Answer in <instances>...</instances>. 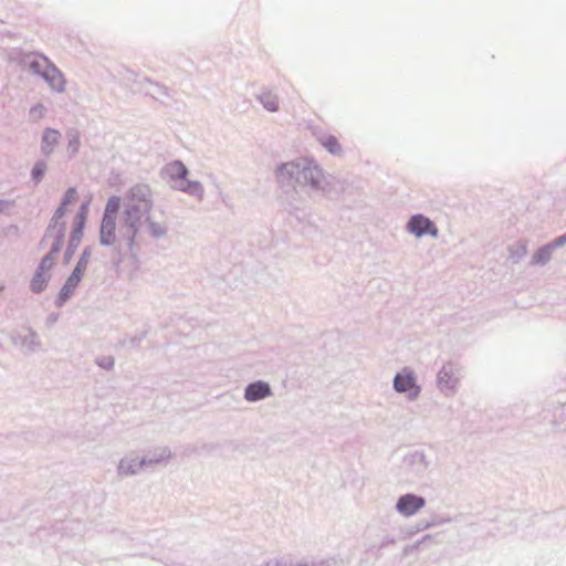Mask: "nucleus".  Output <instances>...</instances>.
Masks as SVG:
<instances>
[{
  "label": "nucleus",
  "mask_w": 566,
  "mask_h": 566,
  "mask_svg": "<svg viewBox=\"0 0 566 566\" xmlns=\"http://www.w3.org/2000/svg\"><path fill=\"white\" fill-rule=\"evenodd\" d=\"M81 234H82V229H81V227H80V228L75 231V233H74V238H75L76 240H80Z\"/></svg>",
  "instance_id": "393cba45"
},
{
  "label": "nucleus",
  "mask_w": 566,
  "mask_h": 566,
  "mask_svg": "<svg viewBox=\"0 0 566 566\" xmlns=\"http://www.w3.org/2000/svg\"><path fill=\"white\" fill-rule=\"evenodd\" d=\"M74 192H75V190H74V189H70V190H69V193H74Z\"/></svg>",
  "instance_id": "cd10ccee"
},
{
  "label": "nucleus",
  "mask_w": 566,
  "mask_h": 566,
  "mask_svg": "<svg viewBox=\"0 0 566 566\" xmlns=\"http://www.w3.org/2000/svg\"><path fill=\"white\" fill-rule=\"evenodd\" d=\"M424 505V500L413 494L401 496L397 503V510L405 516L413 515Z\"/></svg>",
  "instance_id": "6e6552de"
},
{
  "label": "nucleus",
  "mask_w": 566,
  "mask_h": 566,
  "mask_svg": "<svg viewBox=\"0 0 566 566\" xmlns=\"http://www.w3.org/2000/svg\"><path fill=\"white\" fill-rule=\"evenodd\" d=\"M67 142H80V133L76 129L67 132Z\"/></svg>",
  "instance_id": "5701e85b"
},
{
  "label": "nucleus",
  "mask_w": 566,
  "mask_h": 566,
  "mask_svg": "<svg viewBox=\"0 0 566 566\" xmlns=\"http://www.w3.org/2000/svg\"><path fill=\"white\" fill-rule=\"evenodd\" d=\"M45 112H46V108L43 104H40V103L35 104L29 111V119L32 122H36L43 117Z\"/></svg>",
  "instance_id": "f3484780"
},
{
  "label": "nucleus",
  "mask_w": 566,
  "mask_h": 566,
  "mask_svg": "<svg viewBox=\"0 0 566 566\" xmlns=\"http://www.w3.org/2000/svg\"><path fill=\"white\" fill-rule=\"evenodd\" d=\"M562 410H564L566 412V402L562 405Z\"/></svg>",
  "instance_id": "a878e982"
},
{
  "label": "nucleus",
  "mask_w": 566,
  "mask_h": 566,
  "mask_svg": "<svg viewBox=\"0 0 566 566\" xmlns=\"http://www.w3.org/2000/svg\"><path fill=\"white\" fill-rule=\"evenodd\" d=\"M258 99L269 112H276L279 109V97L271 91L261 92L258 95Z\"/></svg>",
  "instance_id": "ddd939ff"
},
{
  "label": "nucleus",
  "mask_w": 566,
  "mask_h": 566,
  "mask_svg": "<svg viewBox=\"0 0 566 566\" xmlns=\"http://www.w3.org/2000/svg\"><path fill=\"white\" fill-rule=\"evenodd\" d=\"M394 387L398 392L408 394L411 398L417 397L419 394V387L416 385L415 377L411 373L403 371L398 374L395 377Z\"/></svg>",
  "instance_id": "0eeeda50"
},
{
  "label": "nucleus",
  "mask_w": 566,
  "mask_h": 566,
  "mask_svg": "<svg viewBox=\"0 0 566 566\" xmlns=\"http://www.w3.org/2000/svg\"><path fill=\"white\" fill-rule=\"evenodd\" d=\"M116 221L115 218L103 217L101 226V241L109 245L115 241Z\"/></svg>",
  "instance_id": "9b49d317"
},
{
  "label": "nucleus",
  "mask_w": 566,
  "mask_h": 566,
  "mask_svg": "<svg viewBox=\"0 0 566 566\" xmlns=\"http://www.w3.org/2000/svg\"><path fill=\"white\" fill-rule=\"evenodd\" d=\"M49 280H50V273H45L43 271L36 270L35 274L31 281L30 287L34 293H40L45 289Z\"/></svg>",
  "instance_id": "4468645a"
},
{
  "label": "nucleus",
  "mask_w": 566,
  "mask_h": 566,
  "mask_svg": "<svg viewBox=\"0 0 566 566\" xmlns=\"http://www.w3.org/2000/svg\"><path fill=\"white\" fill-rule=\"evenodd\" d=\"M59 138H60V133L57 130L48 128L44 132L41 142H57Z\"/></svg>",
  "instance_id": "aec40b11"
},
{
  "label": "nucleus",
  "mask_w": 566,
  "mask_h": 566,
  "mask_svg": "<svg viewBox=\"0 0 566 566\" xmlns=\"http://www.w3.org/2000/svg\"><path fill=\"white\" fill-rule=\"evenodd\" d=\"M457 369L452 365L443 366L439 373V384L442 388L451 389L458 381Z\"/></svg>",
  "instance_id": "f8f14e48"
},
{
  "label": "nucleus",
  "mask_w": 566,
  "mask_h": 566,
  "mask_svg": "<svg viewBox=\"0 0 566 566\" xmlns=\"http://www.w3.org/2000/svg\"><path fill=\"white\" fill-rule=\"evenodd\" d=\"M151 191L146 185L133 187L126 195L124 222L134 231H138L146 224L149 233L159 237L165 233L163 214L151 213Z\"/></svg>",
  "instance_id": "f257e3e1"
},
{
  "label": "nucleus",
  "mask_w": 566,
  "mask_h": 566,
  "mask_svg": "<svg viewBox=\"0 0 566 566\" xmlns=\"http://www.w3.org/2000/svg\"><path fill=\"white\" fill-rule=\"evenodd\" d=\"M4 203L2 201H0V210H2Z\"/></svg>",
  "instance_id": "bb28decb"
},
{
  "label": "nucleus",
  "mask_w": 566,
  "mask_h": 566,
  "mask_svg": "<svg viewBox=\"0 0 566 566\" xmlns=\"http://www.w3.org/2000/svg\"><path fill=\"white\" fill-rule=\"evenodd\" d=\"M317 142H329V143H333V142H338V140H337V137L334 136V135H326V136L317 137Z\"/></svg>",
  "instance_id": "b1692460"
},
{
  "label": "nucleus",
  "mask_w": 566,
  "mask_h": 566,
  "mask_svg": "<svg viewBox=\"0 0 566 566\" xmlns=\"http://www.w3.org/2000/svg\"><path fill=\"white\" fill-rule=\"evenodd\" d=\"M553 251V245H551L549 243L543 245L536 251L535 254H533V263L542 265L546 264L552 259Z\"/></svg>",
  "instance_id": "2eb2a0df"
},
{
  "label": "nucleus",
  "mask_w": 566,
  "mask_h": 566,
  "mask_svg": "<svg viewBox=\"0 0 566 566\" xmlns=\"http://www.w3.org/2000/svg\"><path fill=\"white\" fill-rule=\"evenodd\" d=\"M167 172L171 179L176 181V187L182 191L192 193V195H201L202 187L197 181H188L186 180L187 168L180 161L171 163L167 166Z\"/></svg>",
  "instance_id": "7ed1b4c3"
},
{
  "label": "nucleus",
  "mask_w": 566,
  "mask_h": 566,
  "mask_svg": "<svg viewBox=\"0 0 566 566\" xmlns=\"http://www.w3.org/2000/svg\"><path fill=\"white\" fill-rule=\"evenodd\" d=\"M84 271H85V263L80 261L60 291V294H59L60 304H63L73 294L74 290L76 289V286L78 285V283L82 280Z\"/></svg>",
  "instance_id": "39448f33"
},
{
  "label": "nucleus",
  "mask_w": 566,
  "mask_h": 566,
  "mask_svg": "<svg viewBox=\"0 0 566 566\" xmlns=\"http://www.w3.org/2000/svg\"><path fill=\"white\" fill-rule=\"evenodd\" d=\"M20 64L33 74L42 76L51 61L43 54L36 52H19Z\"/></svg>",
  "instance_id": "20e7f679"
},
{
  "label": "nucleus",
  "mask_w": 566,
  "mask_h": 566,
  "mask_svg": "<svg viewBox=\"0 0 566 566\" xmlns=\"http://www.w3.org/2000/svg\"><path fill=\"white\" fill-rule=\"evenodd\" d=\"M408 229L411 233L416 234L417 237H421L424 234L436 237L438 234V230L434 227V224L428 218L421 214L413 216L410 219L408 223Z\"/></svg>",
  "instance_id": "423d86ee"
},
{
  "label": "nucleus",
  "mask_w": 566,
  "mask_h": 566,
  "mask_svg": "<svg viewBox=\"0 0 566 566\" xmlns=\"http://www.w3.org/2000/svg\"><path fill=\"white\" fill-rule=\"evenodd\" d=\"M53 263H54V260H53L52 253H50L42 259L41 264L38 270L49 273L51 268L53 266Z\"/></svg>",
  "instance_id": "6ab92c4d"
},
{
  "label": "nucleus",
  "mask_w": 566,
  "mask_h": 566,
  "mask_svg": "<svg viewBox=\"0 0 566 566\" xmlns=\"http://www.w3.org/2000/svg\"><path fill=\"white\" fill-rule=\"evenodd\" d=\"M321 177V169L306 160H303L302 163L284 164L277 172V179L280 182H287L290 179H295V182L298 185L316 186L319 182Z\"/></svg>",
  "instance_id": "f03ea898"
},
{
  "label": "nucleus",
  "mask_w": 566,
  "mask_h": 566,
  "mask_svg": "<svg viewBox=\"0 0 566 566\" xmlns=\"http://www.w3.org/2000/svg\"><path fill=\"white\" fill-rule=\"evenodd\" d=\"M50 87L57 92L62 93L65 90V81L61 71L51 62L46 67V71L41 76Z\"/></svg>",
  "instance_id": "1a4fd4ad"
},
{
  "label": "nucleus",
  "mask_w": 566,
  "mask_h": 566,
  "mask_svg": "<svg viewBox=\"0 0 566 566\" xmlns=\"http://www.w3.org/2000/svg\"><path fill=\"white\" fill-rule=\"evenodd\" d=\"M553 245V249L555 250L558 247H563L566 244V233L563 235L557 237L553 242L549 243Z\"/></svg>",
  "instance_id": "4be33fe9"
},
{
  "label": "nucleus",
  "mask_w": 566,
  "mask_h": 566,
  "mask_svg": "<svg viewBox=\"0 0 566 566\" xmlns=\"http://www.w3.org/2000/svg\"><path fill=\"white\" fill-rule=\"evenodd\" d=\"M45 169H46V166H45V164H43V163H38V164L33 167V169H32V177H33V179H34L36 182H39V181L42 179V177H43V175H44V172H45Z\"/></svg>",
  "instance_id": "a211bd4d"
},
{
  "label": "nucleus",
  "mask_w": 566,
  "mask_h": 566,
  "mask_svg": "<svg viewBox=\"0 0 566 566\" xmlns=\"http://www.w3.org/2000/svg\"><path fill=\"white\" fill-rule=\"evenodd\" d=\"M153 95L168 96L167 88L159 84H154V91L150 92Z\"/></svg>",
  "instance_id": "412c9836"
},
{
  "label": "nucleus",
  "mask_w": 566,
  "mask_h": 566,
  "mask_svg": "<svg viewBox=\"0 0 566 566\" xmlns=\"http://www.w3.org/2000/svg\"><path fill=\"white\" fill-rule=\"evenodd\" d=\"M119 207H120V198L117 196L111 197L107 201L104 217L115 218L117 211L119 210Z\"/></svg>",
  "instance_id": "dca6fc26"
},
{
  "label": "nucleus",
  "mask_w": 566,
  "mask_h": 566,
  "mask_svg": "<svg viewBox=\"0 0 566 566\" xmlns=\"http://www.w3.org/2000/svg\"><path fill=\"white\" fill-rule=\"evenodd\" d=\"M270 394V386L266 382L258 381L248 386L244 397L249 401H256L268 397Z\"/></svg>",
  "instance_id": "9d476101"
},
{
  "label": "nucleus",
  "mask_w": 566,
  "mask_h": 566,
  "mask_svg": "<svg viewBox=\"0 0 566 566\" xmlns=\"http://www.w3.org/2000/svg\"><path fill=\"white\" fill-rule=\"evenodd\" d=\"M57 250H59V248H57V247H56V248H54V249H53V251H52V253H53V252H57Z\"/></svg>",
  "instance_id": "c85d7f7f"
}]
</instances>
